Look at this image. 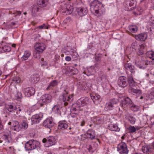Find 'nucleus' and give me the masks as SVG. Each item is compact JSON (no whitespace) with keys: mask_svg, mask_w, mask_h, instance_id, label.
I'll return each mask as SVG.
<instances>
[{"mask_svg":"<svg viewBox=\"0 0 154 154\" xmlns=\"http://www.w3.org/2000/svg\"><path fill=\"white\" fill-rule=\"evenodd\" d=\"M136 4L135 0H126L123 3V6L125 10L130 11L134 9Z\"/></svg>","mask_w":154,"mask_h":154,"instance_id":"obj_1","label":"nucleus"},{"mask_svg":"<svg viewBox=\"0 0 154 154\" xmlns=\"http://www.w3.org/2000/svg\"><path fill=\"white\" fill-rule=\"evenodd\" d=\"M34 48L37 53L36 54H34V56L36 58H39L40 57V54L42 53L45 49L46 46L43 43H37L35 45Z\"/></svg>","mask_w":154,"mask_h":154,"instance_id":"obj_2","label":"nucleus"},{"mask_svg":"<svg viewBox=\"0 0 154 154\" xmlns=\"http://www.w3.org/2000/svg\"><path fill=\"white\" fill-rule=\"evenodd\" d=\"M39 143L34 140H30L25 145V148L27 150H31L39 146Z\"/></svg>","mask_w":154,"mask_h":154,"instance_id":"obj_3","label":"nucleus"},{"mask_svg":"<svg viewBox=\"0 0 154 154\" xmlns=\"http://www.w3.org/2000/svg\"><path fill=\"white\" fill-rule=\"evenodd\" d=\"M64 92L65 93L64 94L60 96V101L62 104L63 103L65 106H66L68 104L67 102H70L72 101L73 96L72 95H71L70 96L67 97L66 96V94H67V92L66 91H65Z\"/></svg>","mask_w":154,"mask_h":154,"instance_id":"obj_4","label":"nucleus"},{"mask_svg":"<svg viewBox=\"0 0 154 154\" xmlns=\"http://www.w3.org/2000/svg\"><path fill=\"white\" fill-rule=\"evenodd\" d=\"M56 139L54 137L49 136L47 139L44 138L42 140V142L45 143V146L46 147H49L54 145L56 143Z\"/></svg>","mask_w":154,"mask_h":154,"instance_id":"obj_5","label":"nucleus"},{"mask_svg":"<svg viewBox=\"0 0 154 154\" xmlns=\"http://www.w3.org/2000/svg\"><path fill=\"white\" fill-rule=\"evenodd\" d=\"M52 100V97L49 94H45L42 95L40 98L39 102L41 104V106L47 103L50 102Z\"/></svg>","mask_w":154,"mask_h":154,"instance_id":"obj_6","label":"nucleus"},{"mask_svg":"<svg viewBox=\"0 0 154 154\" xmlns=\"http://www.w3.org/2000/svg\"><path fill=\"white\" fill-rule=\"evenodd\" d=\"M63 73L66 74H69L70 75H75L78 72V70L76 68L71 66H67L63 70Z\"/></svg>","mask_w":154,"mask_h":154,"instance_id":"obj_7","label":"nucleus"},{"mask_svg":"<svg viewBox=\"0 0 154 154\" xmlns=\"http://www.w3.org/2000/svg\"><path fill=\"white\" fill-rule=\"evenodd\" d=\"M90 103V99L86 97L81 98L77 101V105L79 107H82L87 105Z\"/></svg>","mask_w":154,"mask_h":154,"instance_id":"obj_8","label":"nucleus"},{"mask_svg":"<svg viewBox=\"0 0 154 154\" xmlns=\"http://www.w3.org/2000/svg\"><path fill=\"white\" fill-rule=\"evenodd\" d=\"M117 150L120 154H128V150L126 144L124 142H121L117 146Z\"/></svg>","mask_w":154,"mask_h":154,"instance_id":"obj_9","label":"nucleus"},{"mask_svg":"<svg viewBox=\"0 0 154 154\" xmlns=\"http://www.w3.org/2000/svg\"><path fill=\"white\" fill-rule=\"evenodd\" d=\"M54 125L53 119L51 117L47 118L43 123V126L46 128L50 129Z\"/></svg>","mask_w":154,"mask_h":154,"instance_id":"obj_10","label":"nucleus"},{"mask_svg":"<svg viewBox=\"0 0 154 154\" xmlns=\"http://www.w3.org/2000/svg\"><path fill=\"white\" fill-rule=\"evenodd\" d=\"M126 78L124 76L120 77L118 81V85L120 87L124 88L126 87L128 85Z\"/></svg>","mask_w":154,"mask_h":154,"instance_id":"obj_11","label":"nucleus"},{"mask_svg":"<svg viewBox=\"0 0 154 154\" xmlns=\"http://www.w3.org/2000/svg\"><path fill=\"white\" fill-rule=\"evenodd\" d=\"M23 91L25 95L28 97L34 95L35 92L34 88L32 87L24 88Z\"/></svg>","mask_w":154,"mask_h":154,"instance_id":"obj_12","label":"nucleus"},{"mask_svg":"<svg viewBox=\"0 0 154 154\" xmlns=\"http://www.w3.org/2000/svg\"><path fill=\"white\" fill-rule=\"evenodd\" d=\"M132 101L128 97L124 98L121 101V106L123 108L129 107Z\"/></svg>","mask_w":154,"mask_h":154,"instance_id":"obj_13","label":"nucleus"},{"mask_svg":"<svg viewBox=\"0 0 154 154\" xmlns=\"http://www.w3.org/2000/svg\"><path fill=\"white\" fill-rule=\"evenodd\" d=\"M64 8H62V13L66 14V15L71 14L73 11V8L70 5L64 4Z\"/></svg>","mask_w":154,"mask_h":154,"instance_id":"obj_14","label":"nucleus"},{"mask_svg":"<svg viewBox=\"0 0 154 154\" xmlns=\"http://www.w3.org/2000/svg\"><path fill=\"white\" fill-rule=\"evenodd\" d=\"M43 115L40 113L33 115L31 118L32 122L33 124L38 123L42 118Z\"/></svg>","mask_w":154,"mask_h":154,"instance_id":"obj_15","label":"nucleus"},{"mask_svg":"<svg viewBox=\"0 0 154 154\" xmlns=\"http://www.w3.org/2000/svg\"><path fill=\"white\" fill-rule=\"evenodd\" d=\"M102 3L97 0H93L90 3V9L92 11H94L95 9L97 8L98 6H101Z\"/></svg>","mask_w":154,"mask_h":154,"instance_id":"obj_16","label":"nucleus"},{"mask_svg":"<svg viewBox=\"0 0 154 154\" xmlns=\"http://www.w3.org/2000/svg\"><path fill=\"white\" fill-rule=\"evenodd\" d=\"M79 15L82 16L86 14L88 12L87 8L85 6L81 7L77 9Z\"/></svg>","mask_w":154,"mask_h":154,"instance_id":"obj_17","label":"nucleus"},{"mask_svg":"<svg viewBox=\"0 0 154 154\" xmlns=\"http://www.w3.org/2000/svg\"><path fill=\"white\" fill-rule=\"evenodd\" d=\"M134 37L137 40L143 41H145L146 39L147 35L146 33H143L135 35Z\"/></svg>","mask_w":154,"mask_h":154,"instance_id":"obj_18","label":"nucleus"},{"mask_svg":"<svg viewBox=\"0 0 154 154\" xmlns=\"http://www.w3.org/2000/svg\"><path fill=\"white\" fill-rule=\"evenodd\" d=\"M85 135L87 138L93 139L94 138L95 136V131L93 129H89Z\"/></svg>","mask_w":154,"mask_h":154,"instance_id":"obj_19","label":"nucleus"},{"mask_svg":"<svg viewBox=\"0 0 154 154\" xmlns=\"http://www.w3.org/2000/svg\"><path fill=\"white\" fill-rule=\"evenodd\" d=\"M125 67L126 71H129L131 73H134L135 72L134 66L131 63H127L125 65Z\"/></svg>","mask_w":154,"mask_h":154,"instance_id":"obj_20","label":"nucleus"},{"mask_svg":"<svg viewBox=\"0 0 154 154\" xmlns=\"http://www.w3.org/2000/svg\"><path fill=\"white\" fill-rule=\"evenodd\" d=\"M128 83L130 88H134L137 85L136 83L132 77L129 76L128 77Z\"/></svg>","mask_w":154,"mask_h":154,"instance_id":"obj_21","label":"nucleus"},{"mask_svg":"<svg viewBox=\"0 0 154 154\" xmlns=\"http://www.w3.org/2000/svg\"><path fill=\"white\" fill-rule=\"evenodd\" d=\"M94 11L97 14H98L101 15L104 13L105 10L103 5L101 4V6H98L97 8L95 9Z\"/></svg>","mask_w":154,"mask_h":154,"instance_id":"obj_22","label":"nucleus"},{"mask_svg":"<svg viewBox=\"0 0 154 154\" xmlns=\"http://www.w3.org/2000/svg\"><path fill=\"white\" fill-rule=\"evenodd\" d=\"M128 91L130 93L133 95H139L142 93V91L141 90L136 89L134 88H129Z\"/></svg>","mask_w":154,"mask_h":154,"instance_id":"obj_23","label":"nucleus"},{"mask_svg":"<svg viewBox=\"0 0 154 154\" xmlns=\"http://www.w3.org/2000/svg\"><path fill=\"white\" fill-rule=\"evenodd\" d=\"M40 80L38 75H32L30 78V80L33 83H35L37 82Z\"/></svg>","mask_w":154,"mask_h":154,"instance_id":"obj_24","label":"nucleus"},{"mask_svg":"<svg viewBox=\"0 0 154 154\" xmlns=\"http://www.w3.org/2000/svg\"><path fill=\"white\" fill-rule=\"evenodd\" d=\"M144 48V45L142 44L140 45H139L137 48L136 51L137 54L138 55H141L143 54V49Z\"/></svg>","mask_w":154,"mask_h":154,"instance_id":"obj_25","label":"nucleus"},{"mask_svg":"<svg viewBox=\"0 0 154 154\" xmlns=\"http://www.w3.org/2000/svg\"><path fill=\"white\" fill-rule=\"evenodd\" d=\"M37 4L41 7H46L48 4V0H37Z\"/></svg>","mask_w":154,"mask_h":154,"instance_id":"obj_26","label":"nucleus"},{"mask_svg":"<svg viewBox=\"0 0 154 154\" xmlns=\"http://www.w3.org/2000/svg\"><path fill=\"white\" fill-rule=\"evenodd\" d=\"M91 97L94 102L97 101L98 102H100L101 99L100 98V96L97 94H91Z\"/></svg>","mask_w":154,"mask_h":154,"instance_id":"obj_27","label":"nucleus"},{"mask_svg":"<svg viewBox=\"0 0 154 154\" xmlns=\"http://www.w3.org/2000/svg\"><path fill=\"white\" fill-rule=\"evenodd\" d=\"M31 55V53L29 51H26L24 52V54L21 57L22 61H25L28 59Z\"/></svg>","mask_w":154,"mask_h":154,"instance_id":"obj_28","label":"nucleus"},{"mask_svg":"<svg viewBox=\"0 0 154 154\" xmlns=\"http://www.w3.org/2000/svg\"><path fill=\"white\" fill-rule=\"evenodd\" d=\"M64 53H67L66 54H70L74 58H76L78 56L77 53L76 52L75 48L72 49L70 51H67L66 52H64Z\"/></svg>","mask_w":154,"mask_h":154,"instance_id":"obj_29","label":"nucleus"},{"mask_svg":"<svg viewBox=\"0 0 154 154\" xmlns=\"http://www.w3.org/2000/svg\"><path fill=\"white\" fill-rule=\"evenodd\" d=\"M108 128L112 131H118L120 129L116 124H111L108 126Z\"/></svg>","mask_w":154,"mask_h":154,"instance_id":"obj_30","label":"nucleus"},{"mask_svg":"<svg viewBox=\"0 0 154 154\" xmlns=\"http://www.w3.org/2000/svg\"><path fill=\"white\" fill-rule=\"evenodd\" d=\"M146 55L148 57L152 60V64H154V52L152 51H149L146 53Z\"/></svg>","mask_w":154,"mask_h":154,"instance_id":"obj_31","label":"nucleus"},{"mask_svg":"<svg viewBox=\"0 0 154 154\" xmlns=\"http://www.w3.org/2000/svg\"><path fill=\"white\" fill-rule=\"evenodd\" d=\"M8 131V133L3 135V137L5 141L9 142L11 139V134L10 131Z\"/></svg>","mask_w":154,"mask_h":154,"instance_id":"obj_32","label":"nucleus"},{"mask_svg":"<svg viewBox=\"0 0 154 154\" xmlns=\"http://www.w3.org/2000/svg\"><path fill=\"white\" fill-rule=\"evenodd\" d=\"M68 127V125L66 123L63 122H59L58 124V129L64 130Z\"/></svg>","mask_w":154,"mask_h":154,"instance_id":"obj_33","label":"nucleus"},{"mask_svg":"<svg viewBox=\"0 0 154 154\" xmlns=\"http://www.w3.org/2000/svg\"><path fill=\"white\" fill-rule=\"evenodd\" d=\"M151 148L149 146H144L142 148L143 152L144 153H149L151 151Z\"/></svg>","mask_w":154,"mask_h":154,"instance_id":"obj_34","label":"nucleus"},{"mask_svg":"<svg viewBox=\"0 0 154 154\" xmlns=\"http://www.w3.org/2000/svg\"><path fill=\"white\" fill-rule=\"evenodd\" d=\"M41 65L43 69H48V63L46 61H44V59L43 58L41 59Z\"/></svg>","mask_w":154,"mask_h":154,"instance_id":"obj_35","label":"nucleus"},{"mask_svg":"<svg viewBox=\"0 0 154 154\" xmlns=\"http://www.w3.org/2000/svg\"><path fill=\"white\" fill-rule=\"evenodd\" d=\"M6 109L10 112H12L16 110V107L11 105H7L6 106Z\"/></svg>","mask_w":154,"mask_h":154,"instance_id":"obj_36","label":"nucleus"},{"mask_svg":"<svg viewBox=\"0 0 154 154\" xmlns=\"http://www.w3.org/2000/svg\"><path fill=\"white\" fill-rule=\"evenodd\" d=\"M12 83H14L15 85H17L21 81V79L20 77L18 76H15L12 79Z\"/></svg>","mask_w":154,"mask_h":154,"instance_id":"obj_37","label":"nucleus"},{"mask_svg":"<svg viewBox=\"0 0 154 154\" xmlns=\"http://www.w3.org/2000/svg\"><path fill=\"white\" fill-rule=\"evenodd\" d=\"M2 49L1 51L2 52H8L11 50L10 47L7 45L4 46L2 47Z\"/></svg>","mask_w":154,"mask_h":154,"instance_id":"obj_38","label":"nucleus"},{"mask_svg":"<svg viewBox=\"0 0 154 154\" xmlns=\"http://www.w3.org/2000/svg\"><path fill=\"white\" fill-rule=\"evenodd\" d=\"M129 27L130 31L132 32L135 33L137 30V28L135 25H131Z\"/></svg>","mask_w":154,"mask_h":154,"instance_id":"obj_39","label":"nucleus"},{"mask_svg":"<svg viewBox=\"0 0 154 154\" xmlns=\"http://www.w3.org/2000/svg\"><path fill=\"white\" fill-rule=\"evenodd\" d=\"M131 108V109L134 111H137L139 108V106L135 105L134 104L132 103V102L130 106L129 107Z\"/></svg>","mask_w":154,"mask_h":154,"instance_id":"obj_40","label":"nucleus"},{"mask_svg":"<svg viewBox=\"0 0 154 154\" xmlns=\"http://www.w3.org/2000/svg\"><path fill=\"white\" fill-rule=\"evenodd\" d=\"M127 129L130 133H134L136 132L135 128L134 126L130 125Z\"/></svg>","mask_w":154,"mask_h":154,"instance_id":"obj_41","label":"nucleus"},{"mask_svg":"<svg viewBox=\"0 0 154 154\" xmlns=\"http://www.w3.org/2000/svg\"><path fill=\"white\" fill-rule=\"evenodd\" d=\"M39 8L38 5H35L33 6L32 11L33 13H35L39 11Z\"/></svg>","mask_w":154,"mask_h":154,"instance_id":"obj_42","label":"nucleus"},{"mask_svg":"<svg viewBox=\"0 0 154 154\" xmlns=\"http://www.w3.org/2000/svg\"><path fill=\"white\" fill-rule=\"evenodd\" d=\"M114 106L110 102H108L106 104V108L108 110H112L113 109Z\"/></svg>","mask_w":154,"mask_h":154,"instance_id":"obj_43","label":"nucleus"},{"mask_svg":"<svg viewBox=\"0 0 154 154\" xmlns=\"http://www.w3.org/2000/svg\"><path fill=\"white\" fill-rule=\"evenodd\" d=\"M128 120L131 124L134 125L135 123L136 119L133 116H129L128 117Z\"/></svg>","mask_w":154,"mask_h":154,"instance_id":"obj_44","label":"nucleus"},{"mask_svg":"<svg viewBox=\"0 0 154 154\" xmlns=\"http://www.w3.org/2000/svg\"><path fill=\"white\" fill-rule=\"evenodd\" d=\"M57 82L56 80H54L50 83L49 85L47 88V89L48 90L50 88H51L52 87L57 85Z\"/></svg>","mask_w":154,"mask_h":154,"instance_id":"obj_45","label":"nucleus"},{"mask_svg":"<svg viewBox=\"0 0 154 154\" xmlns=\"http://www.w3.org/2000/svg\"><path fill=\"white\" fill-rule=\"evenodd\" d=\"M138 46L136 43L134 42L132 44L130 47V49L132 50V51H134V49L136 51Z\"/></svg>","mask_w":154,"mask_h":154,"instance_id":"obj_46","label":"nucleus"},{"mask_svg":"<svg viewBox=\"0 0 154 154\" xmlns=\"http://www.w3.org/2000/svg\"><path fill=\"white\" fill-rule=\"evenodd\" d=\"M15 124V125L14 126V128L13 129L14 130L17 131H18L20 129V127L19 125L18 122L17 121H15L14 122Z\"/></svg>","mask_w":154,"mask_h":154,"instance_id":"obj_47","label":"nucleus"},{"mask_svg":"<svg viewBox=\"0 0 154 154\" xmlns=\"http://www.w3.org/2000/svg\"><path fill=\"white\" fill-rule=\"evenodd\" d=\"M95 121L97 124L99 125L102 123L103 120L101 118L98 117L96 119Z\"/></svg>","mask_w":154,"mask_h":154,"instance_id":"obj_48","label":"nucleus"},{"mask_svg":"<svg viewBox=\"0 0 154 154\" xmlns=\"http://www.w3.org/2000/svg\"><path fill=\"white\" fill-rule=\"evenodd\" d=\"M15 97L18 100L19 99H21L22 97L21 93L19 91L17 92V94L16 95Z\"/></svg>","mask_w":154,"mask_h":154,"instance_id":"obj_49","label":"nucleus"},{"mask_svg":"<svg viewBox=\"0 0 154 154\" xmlns=\"http://www.w3.org/2000/svg\"><path fill=\"white\" fill-rule=\"evenodd\" d=\"M71 21V19L70 17H68L63 20V23L64 24H66L69 23Z\"/></svg>","mask_w":154,"mask_h":154,"instance_id":"obj_50","label":"nucleus"},{"mask_svg":"<svg viewBox=\"0 0 154 154\" xmlns=\"http://www.w3.org/2000/svg\"><path fill=\"white\" fill-rule=\"evenodd\" d=\"M22 128L24 129H26L28 126L27 123L25 122H23L21 124Z\"/></svg>","mask_w":154,"mask_h":154,"instance_id":"obj_51","label":"nucleus"},{"mask_svg":"<svg viewBox=\"0 0 154 154\" xmlns=\"http://www.w3.org/2000/svg\"><path fill=\"white\" fill-rule=\"evenodd\" d=\"M110 102L113 105L114 104H117L118 102V100L117 99L114 98L111 100Z\"/></svg>","mask_w":154,"mask_h":154,"instance_id":"obj_52","label":"nucleus"},{"mask_svg":"<svg viewBox=\"0 0 154 154\" xmlns=\"http://www.w3.org/2000/svg\"><path fill=\"white\" fill-rule=\"evenodd\" d=\"M100 79L103 82H106L107 80L106 76L104 75H102L100 77Z\"/></svg>","mask_w":154,"mask_h":154,"instance_id":"obj_53","label":"nucleus"},{"mask_svg":"<svg viewBox=\"0 0 154 154\" xmlns=\"http://www.w3.org/2000/svg\"><path fill=\"white\" fill-rule=\"evenodd\" d=\"M23 107L22 106H19L17 107H16V110H17V111H18L19 112H21L23 110Z\"/></svg>","mask_w":154,"mask_h":154,"instance_id":"obj_54","label":"nucleus"},{"mask_svg":"<svg viewBox=\"0 0 154 154\" xmlns=\"http://www.w3.org/2000/svg\"><path fill=\"white\" fill-rule=\"evenodd\" d=\"M52 110L55 112H58V105H55L52 108Z\"/></svg>","mask_w":154,"mask_h":154,"instance_id":"obj_55","label":"nucleus"},{"mask_svg":"<svg viewBox=\"0 0 154 154\" xmlns=\"http://www.w3.org/2000/svg\"><path fill=\"white\" fill-rule=\"evenodd\" d=\"M38 28L40 29H42L44 28L48 29L47 27L45 24H43V25L38 26Z\"/></svg>","mask_w":154,"mask_h":154,"instance_id":"obj_56","label":"nucleus"},{"mask_svg":"<svg viewBox=\"0 0 154 154\" xmlns=\"http://www.w3.org/2000/svg\"><path fill=\"white\" fill-rule=\"evenodd\" d=\"M11 14H15L16 15H19L21 14V12L20 11H16L14 12H12V11H11Z\"/></svg>","mask_w":154,"mask_h":154,"instance_id":"obj_57","label":"nucleus"},{"mask_svg":"<svg viewBox=\"0 0 154 154\" xmlns=\"http://www.w3.org/2000/svg\"><path fill=\"white\" fill-rule=\"evenodd\" d=\"M143 63H145L146 65H148L149 64H152V60L150 61L148 60H146L145 61H143Z\"/></svg>","mask_w":154,"mask_h":154,"instance_id":"obj_58","label":"nucleus"},{"mask_svg":"<svg viewBox=\"0 0 154 154\" xmlns=\"http://www.w3.org/2000/svg\"><path fill=\"white\" fill-rule=\"evenodd\" d=\"M149 97L151 99L154 98V91H152L149 95Z\"/></svg>","mask_w":154,"mask_h":154,"instance_id":"obj_59","label":"nucleus"},{"mask_svg":"<svg viewBox=\"0 0 154 154\" xmlns=\"http://www.w3.org/2000/svg\"><path fill=\"white\" fill-rule=\"evenodd\" d=\"M88 149L89 150V151L91 152H93V150H92V146L89 145L88 146Z\"/></svg>","mask_w":154,"mask_h":154,"instance_id":"obj_60","label":"nucleus"},{"mask_svg":"<svg viewBox=\"0 0 154 154\" xmlns=\"http://www.w3.org/2000/svg\"><path fill=\"white\" fill-rule=\"evenodd\" d=\"M4 103V100L2 98H0V106H2L3 104Z\"/></svg>","mask_w":154,"mask_h":154,"instance_id":"obj_61","label":"nucleus"},{"mask_svg":"<svg viewBox=\"0 0 154 154\" xmlns=\"http://www.w3.org/2000/svg\"><path fill=\"white\" fill-rule=\"evenodd\" d=\"M65 60L67 61H69L71 60V58L70 57L66 56L65 58Z\"/></svg>","mask_w":154,"mask_h":154,"instance_id":"obj_62","label":"nucleus"},{"mask_svg":"<svg viewBox=\"0 0 154 154\" xmlns=\"http://www.w3.org/2000/svg\"><path fill=\"white\" fill-rule=\"evenodd\" d=\"M136 65H137V67H139V68L142 69L143 68V66L141 64L140 65H139L138 64V62H136Z\"/></svg>","mask_w":154,"mask_h":154,"instance_id":"obj_63","label":"nucleus"},{"mask_svg":"<svg viewBox=\"0 0 154 154\" xmlns=\"http://www.w3.org/2000/svg\"><path fill=\"white\" fill-rule=\"evenodd\" d=\"M85 124V122L84 121H82L81 123V126H83Z\"/></svg>","mask_w":154,"mask_h":154,"instance_id":"obj_64","label":"nucleus"}]
</instances>
